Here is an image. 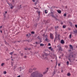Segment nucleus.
<instances>
[{
  "label": "nucleus",
  "mask_w": 77,
  "mask_h": 77,
  "mask_svg": "<svg viewBox=\"0 0 77 77\" xmlns=\"http://www.w3.org/2000/svg\"><path fill=\"white\" fill-rule=\"evenodd\" d=\"M30 77H43V75L42 74L39 73H38V71L35 72H33L32 74H31Z\"/></svg>",
  "instance_id": "1"
},
{
  "label": "nucleus",
  "mask_w": 77,
  "mask_h": 77,
  "mask_svg": "<svg viewBox=\"0 0 77 77\" xmlns=\"http://www.w3.org/2000/svg\"><path fill=\"white\" fill-rule=\"evenodd\" d=\"M50 38L51 39H53L54 38L53 35L51 33H50Z\"/></svg>",
  "instance_id": "2"
},
{
  "label": "nucleus",
  "mask_w": 77,
  "mask_h": 77,
  "mask_svg": "<svg viewBox=\"0 0 77 77\" xmlns=\"http://www.w3.org/2000/svg\"><path fill=\"white\" fill-rule=\"evenodd\" d=\"M51 16L52 17H54V14L52 12H51Z\"/></svg>",
  "instance_id": "3"
},
{
  "label": "nucleus",
  "mask_w": 77,
  "mask_h": 77,
  "mask_svg": "<svg viewBox=\"0 0 77 77\" xmlns=\"http://www.w3.org/2000/svg\"><path fill=\"white\" fill-rule=\"evenodd\" d=\"M61 44H64V43H65V42H64V41H63V40H62L61 41Z\"/></svg>",
  "instance_id": "4"
},
{
  "label": "nucleus",
  "mask_w": 77,
  "mask_h": 77,
  "mask_svg": "<svg viewBox=\"0 0 77 77\" xmlns=\"http://www.w3.org/2000/svg\"><path fill=\"white\" fill-rule=\"evenodd\" d=\"M57 11L59 14H60V13H61V11H60V10H57Z\"/></svg>",
  "instance_id": "5"
},
{
  "label": "nucleus",
  "mask_w": 77,
  "mask_h": 77,
  "mask_svg": "<svg viewBox=\"0 0 77 77\" xmlns=\"http://www.w3.org/2000/svg\"><path fill=\"white\" fill-rule=\"evenodd\" d=\"M67 76H70L71 75V74H70V73H68L67 74Z\"/></svg>",
  "instance_id": "6"
},
{
  "label": "nucleus",
  "mask_w": 77,
  "mask_h": 77,
  "mask_svg": "<svg viewBox=\"0 0 77 77\" xmlns=\"http://www.w3.org/2000/svg\"><path fill=\"white\" fill-rule=\"evenodd\" d=\"M29 72H32V69H30L29 70Z\"/></svg>",
  "instance_id": "7"
},
{
  "label": "nucleus",
  "mask_w": 77,
  "mask_h": 77,
  "mask_svg": "<svg viewBox=\"0 0 77 77\" xmlns=\"http://www.w3.org/2000/svg\"><path fill=\"white\" fill-rule=\"evenodd\" d=\"M72 36V35H71V34H70L69 35V38H70V39H71V38Z\"/></svg>",
  "instance_id": "8"
},
{
  "label": "nucleus",
  "mask_w": 77,
  "mask_h": 77,
  "mask_svg": "<svg viewBox=\"0 0 77 77\" xmlns=\"http://www.w3.org/2000/svg\"><path fill=\"white\" fill-rule=\"evenodd\" d=\"M69 47H70L71 49H72V45H70Z\"/></svg>",
  "instance_id": "9"
},
{
  "label": "nucleus",
  "mask_w": 77,
  "mask_h": 77,
  "mask_svg": "<svg viewBox=\"0 0 77 77\" xmlns=\"http://www.w3.org/2000/svg\"><path fill=\"white\" fill-rule=\"evenodd\" d=\"M45 14H47L48 13V11L46 10H45Z\"/></svg>",
  "instance_id": "10"
},
{
  "label": "nucleus",
  "mask_w": 77,
  "mask_h": 77,
  "mask_svg": "<svg viewBox=\"0 0 77 77\" xmlns=\"http://www.w3.org/2000/svg\"><path fill=\"white\" fill-rule=\"evenodd\" d=\"M48 48L49 49V50H51V51H52V49H51V47H50Z\"/></svg>",
  "instance_id": "11"
},
{
  "label": "nucleus",
  "mask_w": 77,
  "mask_h": 77,
  "mask_svg": "<svg viewBox=\"0 0 77 77\" xmlns=\"http://www.w3.org/2000/svg\"><path fill=\"white\" fill-rule=\"evenodd\" d=\"M47 71H46L45 72H44L43 74H46V73H47Z\"/></svg>",
  "instance_id": "12"
},
{
  "label": "nucleus",
  "mask_w": 77,
  "mask_h": 77,
  "mask_svg": "<svg viewBox=\"0 0 77 77\" xmlns=\"http://www.w3.org/2000/svg\"><path fill=\"white\" fill-rule=\"evenodd\" d=\"M5 65V63H2L1 64V66H3V65Z\"/></svg>",
  "instance_id": "13"
},
{
  "label": "nucleus",
  "mask_w": 77,
  "mask_h": 77,
  "mask_svg": "<svg viewBox=\"0 0 77 77\" xmlns=\"http://www.w3.org/2000/svg\"><path fill=\"white\" fill-rule=\"evenodd\" d=\"M74 34H76V33H77V30H75V31H74Z\"/></svg>",
  "instance_id": "14"
},
{
  "label": "nucleus",
  "mask_w": 77,
  "mask_h": 77,
  "mask_svg": "<svg viewBox=\"0 0 77 77\" xmlns=\"http://www.w3.org/2000/svg\"><path fill=\"white\" fill-rule=\"evenodd\" d=\"M66 27V25H63V28H65V27Z\"/></svg>",
  "instance_id": "15"
},
{
  "label": "nucleus",
  "mask_w": 77,
  "mask_h": 77,
  "mask_svg": "<svg viewBox=\"0 0 77 77\" xmlns=\"http://www.w3.org/2000/svg\"><path fill=\"white\" fill-rule=\"evenodd\" d=\"M3 73L4 74H6V71H5L3 72Z\"/></svg>",
  "instance_id": "16"
},
{
  "label": "nucleus",
  "mask_w": 77,
  "mask_h": 77,
  "mask_svg": "<svg viewBox=\"0 0 77 77\" xmlns=\"http://www.w3.org/2000/svg\"><path fill=\"white\" fill-rule=\"evenodd\" d=\"M18 8L19 9H20V8H21V5H19V6L18 7Z\"/></svg>",
  "instance_id": "17"
},
{
  "label": "nucleus",
  "mask_w": 77,
  "mask_h": 77,
  "mask_svg": "<svg viewBox=\"0 0 77 77\" xmlns=\"http://www.w3.org/2000/svg\"><path fill=\"white\" fill-rule=\"evenodd\" d=\"M56 73V72H55V71H54L53 73V75H54V74H55V73Z\"/></svg>",
  "instance_id": "18"
},
{
  "label": "nucleus",
  "mask_w": 77,
  "mask_h": 77,
  "mask_svg": "<svg viewBox=\"0 0 77 77\" xmlns=\"http://www.w3.org/2000/svg\"><path fill=\"white\" fill-rule=\"evenodd\" d=\"M31 33L32 34H34L35 33V32H31Z\"/></svg>",
  "instance_id": "19"
},
{
  "label": "nucleus",
  "mask_w": 77,
  "mask_h": 77,
  "mask_svg": "<svg viewBox=\"0 0 77 77\" xmlns=\"http://www.w3.org/2000/svg\"><path fill=\"white\" fill-rule=\"evenodd\" d=\"M37 13H38L39 15V14H40V13H41V12L40 11H38Z\"/></svg>",
  "instance_id": "20"
},
{
  "label": "nucleus",
  "mask_w": 77,
  "mask_h": 77,
  "mask_svg": "<svg viewBox=\"0 0 77 77\" xmlns=\"http://www.w3.org/2000/svg\"><path fill=\"white\" fill-rule=\"evenodd\" d=\"M40 46H44V44H40Z\"/></svg>",
  "instance_id": "21"
},
{
  "label": "nucleus",
  "mask_w": 77,
  "mask_h": 77,
  "mask_svg": "<svg viewBox=\"0 0 77 77\" xmlns=\"http://www.w3.org/2000/svg\"><path fill=\"white\" fill-rule=\"evenodd\" d=\"M48 46H51V44L50 43H48Z\"/></svg>",
  "instance_id": "22"
},
{
  "label": "nucleus",
  "mask_w": 77,
  "mask_h": 77,
  "mask_svg": "<svg viewBox=\"0 0 77 77\" xmlns=\"http://www.w3.org/2000/svg\"><path fill=\"white\" fill-rule=\"evenodd\" d=\"M48 39V38H46V39H45V41H47Z\"/></svg>",
  "instance_id": "23"
},
{
  "label": "nucleus",
  "mask_w": 77,
  "mask_h": 77,
  "mask_svg": "<svg viewBox=\"0 0 77 77\" xmlns=\"http://www.w3.org/2000/svg\"><path fill=\"white\" fill-rule=\"evenodd\" d=\"M59 50H62V49H61V47H60V48H59Z\"/></svg>",
  "instance_id": "24"
},
{
  "label": "nucleus",
  "mask_w": 77,
  "mask_h": 77,
  "mask_svg": "<svg viewBox=\"0 0 77 77\" xmlns=\"http://www.w3.org/2000/svg\"><path fill=\"white\" fill-rule=\"evenodd\" d=\"M14 8V6H12L11 7V9H12V8Z\"/></svg>",
  "instance_id": "25"
},
{
  "label": "nucleus",
  "mask_w": 77,
  "mask_h": 77,
  "mask_svg": "<svg viewBox=\"0 0 77 77\" xmlns=\"http://www.w3.org/2000/svg\"><path fill=\"white\" fill-rule=\"evenodd\" d=\"M66 14H64L63 15V16H64V17H66Z\"/></svg>",
  "instance_id": "26"
},
{
  "label": "nucleus",
  "mask_w": 77,
  "mask_h": 77,
  "mask_svg": "<svg viewBox=\"0 0 77 77\" xmlns=\"http://www.w3.org/2000/svg\"><path fill=\"white\" fill-rule=\"evenodd\" d=\"M71 42H74V40L73 39H72L71 40Z\"/></svg>",
  "instance_id": "27"
},
{
  "label": "nucleus",
  "mask_w": 77,
  "mask_h": 77,
  "mask_svg": "<svg viewBox=\"0 0 77 77\" xmlns=\"http://www.w3.org/2000/svg\"><path fill=\"white\" fill-rule=\"evenodd\" d=\"M66 63H67V65H69V62L68 61H67Z\"/></svg>",
  "instance_id": "28"
},
{
  "label": "nucleus",
  "mask_w": 77,
  "mask_h": 77,
  "mask_svg": "<svg viewBox=\"0 0 77 77\" xmlns=\"http://www.w3.org/2000/svg\"><path fill=\"white\" fill-rule=\"evenodd\" d=\"M58 28V26H56L55 27V29H57Z\"/></svg>",
  "instance_id": "29"
},
{
  "label": "nucleus",
  "mask_w": 77,
  "mask_h": 77,
  "mask_svg": "<svg viewBox=\"0 0 77 77\" xmlns=\"http://www.w3.org/2000/svg\"><path fill=\"white\" fill-rule=\"evenodd\" d=\"M13 53V52H11V53H10V54H11V55H12Z\"/></svg>",
  "instance_id": "30"
},
{
  "label": "nucleus",
  "mask_w": 77,
  "mask_h": 77,
  "mask_svg": "<svg viewBox=\"0 0 77 77\" xmlns=\"http://www.w3.org/2000/svg\"><path fill=\"white\" fill-rule=\"evenodd\" d=\"M33 69L34 70H36V68H34Z\"/></svg>",
  "instance_id": "31"
},
{
  "label": "nucleus",
  "mask_w": 77,
  "mask_h": 77,
  "mask_svg": "<svg viewBox=\"0 0 77 77\" xmlns=\"http://www.w3.org/2000/svg\"><path fill=\"white\" fill-rule=\"evenodd\" d=\"M58 38H59L60 37V35H58Z\"/></svg>",
  "instance_id": "32"
},
{
  "label": "nucleus",
  "mask_w": 77,
  "mask_h": 77,
  "mask_svg": "<svg viewBox=\"0 0 77 77\" xmlns=\"http://www.w3.org/2000/svg\"><path fill=\"white\" fill-rule=\"evenodd\" d=\"M55 34H56L55 36H57V32H56Z\"/></svg>",
  "instance_id": "33"
},
{
  "label": "nucleus",
  "mask_w": 77,
  "mask_h": 77,
  "mask_svg": "<svg viewBox=\"0 0 77 77\" xmlns=\"http://www.w3.org/2000/svg\"><path fill=\"white\" fill-rule=\"evenodd\" d=\"M21 76H20V75H19L17 77H20Z\"/></svg>",
  "instance_id": "34"
},
{
  "label": "nucleus",
  "mask_w": 77,
  "mask_h": 77,
  "mask_svg": "<svg viewBox=\"0 0 77 77\" xmlns=\"http://www.w3.org/2000/svg\"><path fill=\"white\" fill-rule=\"evenodd\" d=\"M36 44H38V42H35Z\"/></svg>",
  "instance_id": "35"
},
{
  "label": "nucleus",
  "mask_w": 77,
  "mask_h": 77,
  "mask_svg": "<svg viewBox=\"0 0 77 77\" xmlns=\"http://www.w3.org/2000/svg\"><path fill=\"white\" fill-rule=\"evenodd\" d=\"M24 58H26V57H27V56H24Z\"/></svg>",
  "instance_id": "36"
},
{
  "label": "nucleus",
  "mask_w": 77,
  "mask_h": 77,
  "mask_svg": "<svg viewBox=\"0 0 77 77\" xmlns=\"http://www.w3.org/2000/svg\"><path fill=\"white\" fill-rule=\"evenodd\" d=\"M58 66H60V63H58Z\"/></svg>",
  "instance_id": "37"
},
{
  "label": "nucleus",
  "mask_w": 77,
  "mask_h": 77,
  "mask_svg": "<svg viewBox=\"0 0 77 77\" xmlns=\"http://www.w3.org/2000/svg\"><path fill=\"white\" fill-rule=\"evenodd\" d=\"M32 1L35 2V0H32Z\"/></svg>",
  "instance_id": "38"
},
{
  "label": "nucleus",
  "mask_w": 77,
  "mask_h": 77,
  "mask_svg": "<svg viewBox=\"0 0 77 77\" xmlns=\"http://www.w3.org/2000/svg\"><path fill=\"white\" fill-rule=\"evenodd\" d=\"M75 26L76 27V28H77V25H75Z\"/></svg>",
  "instance_id": "39"
},
{
  "label": "nucleus",
  "mask_w": 77,
  "mask_h": 77,
  "mask_svg": "<svg viewBox=\"0 0 77 77\" xmlns=\"http://www.w3.org/2000/svg\"><path fill=\"white\" fill-rule=\"evenodd\" d=\"M56 38H57V37H56L55 38V40H54V41H55V40H56Z\"/></svg>",
  "instance_id": "40"
},
{
  "label": "nucleus",
  "mask_w": 77,
  "mask_h": 77,
  "mask_svg": "<svg viewBox=\"0 0 77 77\" xmlns=\"http://www.w3.org/2000/svg\"><path fill=\"white\" fill-rule=\"evenodd\" d=\"M45 59H46V60H48V58H47V57H46V58H45Z\"/></svg>",
  "instance_id": "41"
},
{
  "label": "nucleus",
  "mask_w": 77,
  "mask_h": 77,
  "mask_svg": "<svg viewBox=\"0 0 77 77\" xmlns=\"http://www.w3.org/2000/svg\"><path fill=\"white\" fill-rule=\"evenodd\" d=\"M5 14H7V11L5 12Z\"/></svg>",
  "instance_id": "42"
},
{
  "label": "nucleus",
  "mask_w": 77,
  "mask_h": 77,
  "mask_svg": "<svg viewBox=\"0 0 77 77\" xmlns=\"http://www.w3.org/2000/svg\"><path fill=\"white\" fill-rule=\"evenodd\" d=\"M2 28V26H1L0 27V28L1 29V28Z\"/></svg>",
  "instance_id": "43"
},
{
  "label": "nucleus",
  "mask_w": 77,
  "mask_h": 77,
  "mask_svg": "<svg viewBox=\"0 0 77 77\" xmlns=\"http://www.w3.org/2000/svg\"><path fill=\"white\" fill-rule=\"evenodd\" d=\"M70 26H72V24H70Z\"/></svg>",
  "instance_id": "44"
},
{
  "label": "nucleus",
  "mask_w": 77,
  "mask_h": 77,
  "mask_svg": "<svg viewBox=\"0 0 77 77\" xmlns=\"http://www.w3.org/2000/svg\"><path fill=\"white\" fill-rule=\"evenodd\" d=\"M66 8H67V6L66 7Z\"/></svg>",
  "instance_id": "45"
},
{
  "label": "nucleus",
  "mask_w": 77,
  "mask_h": 77,
  "mask_svg": "<svg viewBox=\"0 0 77 77\" xmlns=\"http://www.w3.org/2000/svg\"><path fill=\"white\" fill-rule=\"evenodd\" d=\"M1 33H2V31L1 30Z\"/></svg>",
  "instance_id": "46"
},
{
  "label": "nucleus",
  "mask_w": 77,
  "mask_h": 77,
  "mask_svg": "<svg viewBox=\"0 0 77 77\" xmlns=\"http://www.w3.org/2000/svg\"><path fill=\"white\" fill-rule=\"evenodd\" d=\"M26 36H28V34H27Z\"/></svg>",
  "instance_id": "47"
},
{
  "label": "nucleus",
  "mask_w": 77,
  "mask_h": 77,
  "mask_svg": "<svg viewBox=\"0 0 77 77\" xmlns=\"http://www.w3.org/2000/svg\"><path fill=\"white\" fill-rule=\"evenodd\" d=\"M59 59H60V57H59Z\"/></svg>",
  "instance_id": "48"
},
{
  "label": "nucleus",
  "mask_w": 77,
  "mask_h": 77,
  "mask_svg": "<svg viewBox=\"0 0 77 77\" xmlns=\"http://www.w3.org/2000/svg\"><path fill=\"white\" fill-rule=\"evenodd\" d=\"M39 38V37H38V38Z\"/></svg>",
  "instance_id": "49"
},
{
  "label": "nucleus",
  "mask_w": 77,
  "mask_h": 77,
  "mask_svg": "<svg viewBox=\"0 0 77 77\" xmlns=\"http://www.w3.org/2000/svg\"><path fill=\"white\" fill-rule=\"evenodd\" d=\"M18 42H20V41H19Z\"/></svg>",
  "instance_id": "50"
},
{
  "label": "nucleus",
  "mask_w": 77,
  "mask_h": 77,
  "mask_svg": "<svg viewBox=\"0 0 77 77\" xmlns=\"http://www.w3.org/2000/svg\"><path fill=\"white\" fill-rule=\"evenodd\" d=\"M35 5H36V3H35Z\"/></svg>",
  "instance_id": "51"
},
{
  "label": "nucleus",
  "mask_w": 77,
  "mask_h": 77,
  "mask_svg": "<svg viewBox=\"0 0 77 77\" xmlns=\"http://www.w3.org/2000/svg\"><path fill=\"white\" fill-rule=\"evenodd\" d=\"M47 69H48V68H47Z\"/></svg>",
  "instance_id": "52"
},
{
  "label": "nucleus",
  "mask_w": 77,
  "mask_h": 77,
  "mask_svg": "<svg viewBox=\"0 0 77 77\" xmlns=\"http://www.w3.org/2000/svg\"><path fill=\"white\" fill-rule=\"evenodd\" d=\"M51 62H52V60H51Z\"/></svg>",
  "instance_id": "53"
},
{
  "label": "nucleus",
  "mask_w": 77,
  "mask_h": 77,
  "mask_svg": "<svg viewBox=\"0 0 77 77\" xmlns=\"http://www.w3.org/2000/svg\"><path fill=\"white\" fill-rule=\"evenodd\" d=\"M62 71H62H62H61V72H62Z\"/></svg>",
  "instance_id": "54"
},
{
  "label": "nucleus",
  "mask_w": 77,
  "mask_h": 77,
  "mask_svg": "<svg viewBox=\"0 0 77 77\" xmlns=\"http://www.w3.org/2000/svg\"><path fill=\"white\" fill-rule=\"evenodd\" d=\"M13 2H14V0L13 1Z\"/></svg>",
  "instance_id": "55"
},
{
  "label": "nucleus",
  "mask_w": 77,
  "mask_h": 77,
  "mask_svg": "<svg viewBox=\"0 0 77 77\" xmlns=\"http://www.w3.org/2000/svg\"><path fill=\"white\" fill-rule=\"evenodd\" d=\"M60 1L61 0H60Z\"/></svg>",
  "instance_id": "56"
},
{
  "label": "nucleus",
  "mask_w": 77,
  "mask_h": 77,
  "mask_svg": "<svg viewBox=\"0 0 77 77\" xmlns=\"http://www.w3.org/2000/svg\"><path fill=\"white\" fill-rule=\"evenodd\" d=\"M26 50V49H25Z\"/></svg>",
  "instance_id": "57"
},
{
  "label": "nucleus",
  "mask_w": 77,
  "mask_h": 77,
  "mask_svg": "<svg viewBox=\"0 0 77 77\" xmlns=\"http://www.w3.org/2000/svg\"><path fill=\"white\" fill-rule=\"evenodd\" d=\"M76 47H77V46H76Z\"/></svg>",
  "instance_id": "58"
}]
</instances>
